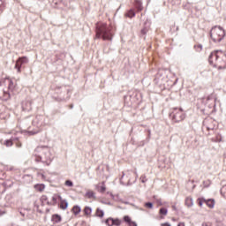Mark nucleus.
Segmentation results:
<instances>
[{"label": "nucleus", "instance_id": "1", "mask_svg": "<svg viewBox=\"0 0 226 226\" xmlns=\"http://www.w3.org/2000/svg\"><path fill=\"white\" fill-rule=\"evenodd\" d=\"M15 87H17V83L10 78L0 81V98L4 101L10 100Z\"/></svg>", "mask_w": 226, "mask_h": 226}, {"label": "nucleus", "instance_id": "29", "mask_svg": "<svg viewBox=\"0 0 226 226\" xmlns=\"http://www.w3.org/2000/svg\"><path fill=\"white\" fill-rule=\"evenodd\" d=\"M106 224H107L108 226H113V225H114V219H112V218L107 219V220H106Z\"/></svg>", "mask_w": 226, "mask_h": 226}, {"label": "nucleus", "instance_id": "30", "mask_svg": "<svg viewBox=\"0 0 226 226\" xmlns=\"http://www.w3.org/2000/svg\"><path fill=\"white\" fill-rule=\"evenodd\" d=\"M113 225L115 226L121 225V221H119V219H113Z\"/></svg>", "mask_w": 226, "mask_h": 226}, {"label": "nucleus", "instance_id": "10", "mask_svg": "<svg viewBox=\"0 0 226 226\" xmlns=\"http://www.w3.org/2000/svg\"><path fill=\"white\" fill-rule=\"evenodd\" d=\"M132 174H133V171L132 170L123 172L120 181L123 183V179H124V177H127V183H130V181H132Z\"/></svg>", "mask_w": 226, "mask_h": 226}, {"label": "nucleus", "instance_id": "35", "mask_svg": "<svg viewBox=\"0 0 226 226\" xmlns=\"http://www.w3.org/2000/svg\"><path fill=\"white\" fill-rule=\"evenodd\" d=\"M161 226H171V225L169 222H164V223H162Z\"/></svg>", "mask_w": 226, "mask_h": 226}, {"label": "nucleus", "instance_id": "14", "mask_svg": "<svg viewBox=\"0 0 226 226\" xmlns=\"http://www.w3.org/2000/svg\"><path fill=\"white\" fill-rule=\"evenodd\" d=\"M205 204L207 206V207H210V209H213V207H215V200L213 199L206 200Z\"/></svg>", "mask_w": 226, "mask_h": 226}, {"label": "nucleus", "instance_id": "31", "mask_svg": "<svg viewBox=\"0 0 226 226\" xmlns=\"http://www.w3.org/2000/svg\"><path fill=\"white\" fill-rule=\"evenodd\" d=\"M145 207H147L148 209H153V203L151 202L145 203Z\"/></svg>", "mask_w": 226, "mask_h": 226}, {"label": "nucleus", "instance_id": "37", "mask_svg": "<svg viewBox=\"0 0 226 226\" xmlns=\"http://www.w3.org/2000/svg\"><path fill=\"white\" fill-rule=\"evenodd\" d=\"M203 226H213V225H211L210 223L205 222L203 223Z\"/></svg>", "mask_w": 226, "mask_h": 226}, {"label": "nucleus", "instance_id": "18", "mask_svg": "<svg viewBox=\"0 0 226 226\" xmlns=\"http://www.w3.org/2000/svg\"><path fill=\"white\" fill-rule=\"evenodd\" d=\"M34 188L37 192H43V190H45V185L43 184L35 185Z\"/></svg>", "mask_w": 226, "mask_h": 226}, {"label": "nucleus", "instance_id": "45", "mask_svg": "<svg viewBox=\"0 0 226 226\" xmlns=\"http://www.w3.org/2000/svg\"><path fill=\"white\" fill-rule=\"evenodd\" d=\"M173 220V222H176V219H172Z\"/></svg>", "mask_w": 226, "mask_h": 226}, {"label": "nucleus", "instance_id": "24", "mask_svg": "<svg viewBox=\"0 0 226 226\" xmlns=\"http://www.w3.org/2000/svg\"><path fill=\"white\" fill-rule=\"evenodd\" d=\"M126 17H129V19H133V17H135V11H133V10H130L126 14Z\"/></svg>", "mask_w": 226, "mask_h": 226}, {"label": "nucleus", "instance_id": "46", "mask_svg": "<svg viewBox=\"0 0 226 226\" xmlns=\"http://www.w3.org/2000/svg\"><path fill=\"white\" fill-rule=\"evenodd\" d=\"M134 174L137 176V172H134Z\"/></svg>", "mask_w": 226, "mask_h": 226}, {"label": "nucleus", "instance_id": "20", "mask_svg": "<svg viewBox=\"0 0 226 226\" xmlns=\"http://www.w3.org/2000/svg\"><path fill=\"white\" fill-rule=\"evenodd\" d=\"M81 211H82V209L80 208V207H79L77 205L72 207L73 215H79Z\"/></svg>", "mask_w": 226, "mask_h": 226}, {"label": "nucleus", "instance_id": "38", "mask_svg": "<svg viewBox=\"0 0 226 226\" xmlns=\"http://www.w3.org/2000/svg\"><path fill=\"white\" fill-rule=\"evenodd\" d=\"M16 146H17V147H22V144H20V143H17Z\"/></svg>", "mask_w": 226, "mask_h": 226}, {"label": "nucleus", "instance_id": "22", "mask_svg": "<svg viewBox=\"0 0 226 226\" xmlns=\"http://www.w3.org/2000/svg\"><path fill=\"white\" fill-rule=\"evenodd\" d=\"M214 142H222V140H223V137L222 136V134H217L214 139H213Z\"/></svg>", "mask_w": 226, "mask_h": 226}, {"label": "nucleus", "instance_id": "42", "mask_svg": "<svg viewBox=\"0 0 226 226\" xmlns=\"http://www.w3.org/2000/svg\"><path fill=\"white\" fill-rule=\"evenodd\" d=\"M199 47H200V49H202V45H200Z\"/></svg>", "mask_w": 226, "mask_h": 226}, {"label": "nucleus", "instance_id": "16", "mask_svg": "<svg viewBox=\"0 0 226 226\" xmlns=\"http://www.w3.org/2000/svg\"><path fill=\"white\" fill-rule=\"evenodd\" d=\"M185 206H187V207H192V206H193V199L187 197L185 199Z\"/></svg>", "mask_w": 226, "mask_h": 226}, {"label": "nucleus", "instance_id": "40", "mask_svg": "<svg viewBox=\"0 0 226 226\" xmlns=\"http://www.w3.org/2000/svg\"><path fill=\"white\" fill-rule=\"evenodd\" d=\"M28 133H29V135H34V134H36V132H29Z\"/></svg>", "mask_w": 226, "mask_h": 226}, {"label": "nucleus", "instance_id": "3", "mask_svg": "<svg viewBox=\"0 0 226 226\" xmlns=\"http://www.w3.org/2000/svg\"><path fill=\"white\" fill-rule=\"evenodd\" d=\"M35 162H41L46 165L52 163L50 148L47 147H38L34 151Z\"/></svg>", "mask_w": 226, "mask_h": 226}, {"label": "nucleus", "instance_id": "39", "mask_svg": "<svg viewBox=\"0 0 226 226\" xmlns=\"http://www.w3.org/2000/svg\"><path fill=\"white\" fill-rule=\"evenodd\" d=\"M177 226H185V222H179V223L177 224Z\"/></svg>", "mask_w": 226, "mask_h": 226}, {"label": "nucleus", "instance_id": "33", "mask_svg": "<svg viewBox=\"0 0 226 226\" xmlns=\"http://www.w3.org/2000/svg\"><path fill=\"white\" fill-rule=\"evenodd\" d=\"M221 193H222V195H224V197H226V185H224V186L221 189Z\"/></svg>", "mask_w": 226, "mask_h": 226}, {"label": "nucleus", "instance_id": "25", "mask_svg": "<svg viewBox=\"0 0 226 226\" xmlns=\"http://www.w3.org/2000/svg\"><path fill=\"white\" fill-rule=\"evenodd\" d=\"M4 145L7 147H11V146H13V139H7V140H5Z\"/></svg>", "mask_w": 226, "mask_h": 226}, {"label": "nucleus", "instance_id": "41", "mask_svg": "<svg viewBox=\"0 0 226 226\" xmlns=\"http://www.w3.org/2000/svg\"><path fill=\"white\" fill-rule=\"evenodd\" d=\"M70 109H73V104H71Z\"/></svg>", "mask_w": 226, "mask_h": 226}, {"label": "nucleus", "instance_id": "7", "mask_svg": "<svg viewBox=\"0 0 226 226\" xmlns=\"http://www.w3.org/2000/svg\"><path fill=\"white\" fill-rule=\"evenodd\" d=\"M215 121L213 119H206L203 122V130H207V132H211L215 128Z\"/></svg>", "mask_w": 226, "mask_h": 226}, {"label": "nucleus", "instance_id": "23", "mask_svg": "<svg viewBox=\"0 0 226 226\" xmlns=\"http://www.w3.org/2000/svg\"><path fill=\"white\" fill-rule=\"evenodd\" d=\"M18 61H20L23 64H26V63H29V59H27L26 56L19 57Z\"/></svg>", "mask_w": 226, "mask_h": 226}, {"label": "nucleus", "instance_id": "43", "mask_svg": "<svg viewBox=\"0 0 226 226\" xmlns=\"http://www.w3.org/2000/svg\"><path fill=\"white\" fill-rule=\"evenodd\" d=\"M53 200H56V197H53Z\"/></svg>", "mask_w": 226, "mask_h": 226}, {"label": "nucleus", "instance_id": "32", "mask_svg": "<svg viewBox=\"0 0 226 226\" xmlns=\"http://www.w3.org/2000/svg\"><path fill=\"white\" fill-rule=\"evenodd\" d=\"M65 186H69V187L73 186V182H72V180L65 181Z\"/></svg>", "mask_w": 226, "mask_h": 226}, {"label": "nucleus", "instance_id": "8", "mask_svg": "<svg viewBox=\"0 0 226 226\" xmlns=\"http://www.w3.org/2000/svg\"><path fill=\"white\" fill-rule=\"evenodd\" d=\"M22 110H24V112L33 110V102L31 101H24L22 102Z\"/></svg>", "mask_w": 226, "mask_h": 226}, {"label": "nucleus", "instance_id": "2", "mask_svg": "<svg viewBox=\"0 0 226 226\" xmlns=\"http://www.w3.org/2000/svg\"><path fill=\"white\" fill-rule=\"evenodd\" d=\"M208 61L215 68L224 70L226 68V55L222 51H214L210 54Z\"/></svg>", "mask_w": 226, "mask_h": 226}, {"label": "nucleus", "instance_id": "26", "mask_svg": "<svg viewBox=\"0 0 226 226\" xmlns=\"http://www.w3.org/2000/svg\"><path fill=\"white\" fill-rule=\"evenodd\" d=\"M198 204H199L200 207H202V205H203V204H206V199H204V198H199V199H198Z\"/></svg>", "mask_w": 226, "mask_h": 226}, {"label": "nucleus", "instance_id": "4", "mask_svg": "<svg viewBox=\"0 0 226 226\" xmlns=\"http://www.w3.org/2000/svg\"><path fill=\"white\" fill-rule=\"evenodd\" d=\"M96 38H102V40H112V26L106 23L96 24Z\"/></svg>", "mask_w": 226, "mask_h": 226}, {"label": "nucleus", "instance_id": "5", "mask_svg": "<svg viewBox=\"0 0 226 226\" xmlns=\"http://www.w3.org/2000/svg\"><path fill=\"white\" fill-rule=\"evenodd\" d=\"M210 36L215 43H220L225 38V30L222 26H215L211 29Z\"/></svg>", "mask_w": 226, "mask_h": 226}, {"label": "nucleus", "instance_id": "21", "mask_svg": "<svg viewBox=\"0 0 226 226\" xmlns=\"http://www.w3.org/2000/svg\"><path fill=\"white\" fill-rule=\"evenodd\" d=\"M96 216H98L99 218H103V215H105V213L103 212V210L97 208L96 212H95Z\"/></svg>", "mask_w": 226, "mask_h": 226}, {"label": "nucleus", "instance_id": "28", "mask_svg": "<svg viewBox=\"0 0 226 226\" xmlns=\"http://www.w3.org/2000/svg\"><path fill=\"white\" fill-rule=\"evenodd\" d=\"M124 222H126L127 223H133V225L137 226V224L135 222H132V219L130 218V216L126 215L124 217Z\"/></svg>", "mask_w": 226, "mask_h": 226}, {"label": "nucleus", "instance_id": "44", "mask_svg": "<svg viewBox=\"0 0 226 226\" xmlns=\"http://www.w3.org/2000/svg\"><path fill=\"white\" fill-rule=\"evenodd\" d=\"M173 209H176V207H175V206H173Z\"/></svg>", "mask_w": 226, "mask_h": 226}, {"label": "nucleus", "instance_id": "34", "mask_svg": "<svg viewBox=\"0 0 226 226\" xmlns=\"http://www.w3.org/2000/svg\"><path fill=\"white\" fill-rule=\"evenodd\" d=\"M140 181H141V183H146V181H147V179L146 178V176H141Z\"/></svg>", "mask_w": 226, "mask_h": 226}, {"label": "nucleus", "instance_id": "6", "mask_svg": "<svg viewBox=\"0 0 226 226\" xmlns=\"http://www.w3.org/2000/svg\"><path fill=\"white\" fill-rule=\"evenodd\" d=\"M185 119V113L181 109H175L173 110V120L175 123H179Z\"/></svg>", "mask_w": 226, "mask_h": 226}, {"label": "nucleus", "instance_id": "36", "mask_svg": "<svg viewBox=\"0 0 226 226\" xmlns=\"http://www.w3.org/2000/svg\"><path fill=\"white\" fill-rule=\"evenodd\" d=\"M3 10V0H0V11Z\"/></svg>", "mask_w": 226, "mask_h": 226}, {"label": "nucleus", "instance_id": "47", "mask_svg": "<svg viewBox=\"0 0 226 226\" xmlns=\"http://www.w3.org/2000/svg\"><path fill=\"white\" fill-rule=\"evenodd\" d=\"M207 100H210V98L208 97Z\"/></svg>", "mask_w": 226, "mask_h": 226}, {"label": "nucleus", "instance_id": "17", "mask_svg": "<svg viewBox=\"0 0 226 226\" xmlns=\"http://www.w3.org/2000/svg\"><path fill=\"white\" fill-rule=\"evenodd\" d=\"M135 6H136L138 11H142L143 7H142V2L140 0L135 1Z\"/></svg>", "mask_w": 226, "mask_h": 226}, {"label": "nucleus", "instance_id": "13", "mask_svg": "<svg viewBox=\"0 0 226 226\" xmlns=\"http://www.w3.org/2000/svg\"><path fill=\"white\" fill-rule=\"evenodd\" d=\"M95 189L97 192H100V193H105V190H107V187H105V183L102 182V186L95 185Z\"/></svg>", "mask_w": 226, "mask_h": 226}, {"label": "nucleus", "instance_id": "12", "mask_svg": "<svg viewBox=\"0 0 226 226\" xmlns=\"http://www.w3.org/2000/svg\"><path fill=\"white\" fill-rule=\"evenodd\" d=\"M83 213H84L85 216H87V218H91V215L93 213V208H91L90 207H85Z\"/></svg>", "mask_w": 226, "mask_h": 226}, {"label": "nucleus", "instance_id": "9", "mask_svg": "<svg viewBox=\"0 0 226 226\" xmlns=\"http://www.w3.org/2000/svg\"><path fill=\"white\" fill-rule=\"evenodd\" d=\"M58 200L60 201V209H68V200H64L61 195H56Z\"/></svg>", "mask_w": 226, "mask_h": 226}, {"label": "nucleus", "instance_id": "27", "mask_svg": "<svg viewBox=\"0 0 226 226\" xmlns=\"http://www.w3.org/2000/svg\"><path fill=\"white\" fill-rule=\"evenodd\" d=\"M159 213L163 216H167V213H169V211L167 210V208L162 207L159 210Z\"/></svg>", "mask_w": 226, "mask_h": 226}, {"label": "nucleus", "instance_id": "19", "mask_svg": "<svg viewBox=\"0 0 226 226\" xmlns=\"http://www.w3.org/2000/svg\"><path fill=\"white\" fill-rule=\"evenodd\" d=\"M22 63L19 60L16 61L15 69L17 70L18 73H20V69L22 68Z\"/></svg>", "mask_w": 226, "mask_h": 226}, {"label": "nucleus", "instance_id": "11", "mask_svg": "<svg viewBox=\"0 0 226 226\" xmlns=\"http://www.w3.org/2000/svg\"><path fill=\"white\" fill-rule=\"evenodd\" d=\"M85 197H87V199H93L94 200H95L96 199V193H94V192L91 191V190H87Z\"/></svg>", "mask_w": 226, "mask_h": 226}, {"label": "nucleus", "instance_id": "15", "mask_svg": "<svg viewBox=\"0 0 226 226\" xmlns=\"http://www.w3.org/2000/svg\"><path fill=\"white\" fill-rule=\"evenodd\" d=\"M61 220H62L61 215H52L53 223H61Z\"/></svg>", "mask_w": 226, "mask_h": 226}]
</instances>
